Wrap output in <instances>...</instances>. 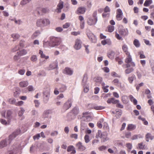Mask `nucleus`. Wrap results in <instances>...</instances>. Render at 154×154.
Instances as JSON below:
<instances>
[{"mask_svg": "<svg viewBox=\"0 0 154 154\" xmlns=\"http://www.w3.org/2000/svg\"><path fill=\"white\" fill-rule=\"evenodd\" d=\"M63 3L61 0H60L59 3L57 5V9L56 11L57 13H60L61 12V10L63 8Z\"/></svg>", "mask_w": 154, "mask_h": 154, "instance_id": "14", "label": "nucleus"}, {"mask_svg": "<svg viewBox=\"0 0 154 154\" xmlns=\"http://www.w3.org/2000/svg\"><path fill=\"white\" fill-rule=\"evenodd\" d=\"M79 20L80 21V26L81 28L83 29L84 27L85 26V21L83 17L82 16L80 15L79 16Z\"/></svg>", "mask_w": 154, "mask_h": 154, "instance_id": "19", "label": "nucleus"}, {"mask_svg": "<svg viewBox=\"0 0 154 154\" xmlns=\"http://www.w3.org/2000/svg\"><path fill=\"white\" fill-rule=\"evenodd\" d=\"M145 145H143V142H141L138 144V146L140 149H145Z\"/></svg>", "mask_w": 154, "mask_h": 154, "instance_id": "56", "label": "nucleus"}, {"mask_svg": "<svg viewBox=\"0 0 154 154\" xmlns=\"http://www.w3.org/2000/svg\"><path fill=\"white\" fill-rule=\"evenodd\" d=\"M134 44L137 48H138L140 46V44L139 41L137 39H135L134 41Z\"/></svg>", "mask_w": 154, "mask_h": 154, "instance_id": "45", "label": "nucleus"}, {"mask_svg": "<svg viewBox=\"0 0 154 154\" xmlns=\"http://www.w3.org/2000/svg\"><path fill=\"white\" fill-rule=\"evenodd\" d=\"M21 131L19 129L16 130V131H14L11 135L9 136L10 140H12L14 138L17 136L20 133Z\"/></svg>", "mask_w": 154, "mask_h": 154, "instance_id": "12", "label": "nucleus"}, {"mask_svg": "<svg viewBox=\"0 0 154 154\" xmlns=\"http://www.w3.org/2000/svg\"><path fill=\"white\" fill-rule=\"evenodd\" d=\"M97 11H94L93 14L92 16L94 18V19H95V20H97Z\"/></svg>", "mask_w": 154, "mask_h": 154, "instance_id": "62", "label": "nucleus"}, {"mask_svg": "<svg viewBox=\"0 0 154 154\" xmlns=\"http://www.w3.org/2000/svg\"><path fill=\"white\" fill-rule=\"evenodd\" d=\"M76 146L80 151H83L86 149V147L82 145V143L80 142H78L76 144Z\"/></svg>", "mask_w": 154, "mask_h": 154, "instance_id": "15", "label": "nucleus"}, {"mask_svg": "<svg viewBox=\"0 0 154 154\" xmlns=\"http://www.w3.org/2000/svg\"><path fill=\"white\" fill-rule=\"evenodd\" d=\"M116 106L117 107L119 108H123L124 106L123 105H122L120 103L119 101V102H117V104H116Z\"/></svg>", "mask_w": 154, "mask_h": 154, "instance_id": "64", "label": "nucleus"}, {"mask_svg": "<svg viewBox=\"0 0 154 154\" xmlns=\"http://www.w3.org/2000/svg\"><path fill=\"white\" fill-rule=\"evenodd\" d=\"M102 133L101 131L100 130H98V132L96 134V138H97L99 137L101 138V135H102Z\"/></svg>", "mask_w": 154, "mask_h": 154, "instance_id": "54", "label": "nucleus"}, {"mask_svg": "<svg viewBox=\"0 0 154 154\" xmlns=\"http://www.w3.org/2000/svg\"><path fill=\"white\" fill-rule=\"evenodd\" d=\"M93 108L94 109L97 110H101L105 108V107L103 106H94L93 107Z\"/></svg>", "mask_w": 154, "mask_h": 154, "instance_id": "53", "label": "nucleus"}, {"mask_svg": "<svg viewBox=\"0 0 154 154\" xmlns=\"http://www.w3.org/2000/svg\"><path fill=\"white\" fill-rule=\"evenodd\" d=\"M29 84V83L27 81H23L19 83V85L21 87H25L27 86Z\"/></svg>", "mask_w": 154, "mask_h": 154, "instance_id": "30", "label": "nucleus"}, {"mask_svg": "<svg viewBox=\"0 0 154 154\" xmlns=\"http://www.w3.org/2000/svg\"><path fill=\"white\" fill-rule=\"evenodd\" d=\"M88 77L86 74H85L83 75V78L82 83V85L83 86H88L87 83Z\"/></svg>", "mask_w": 154, "mask_h": 154, "instance_id": "16", "label": "nucleus"}, {"mask_svg": "<svg viewBox=\"0 0 154 154\" xmlns=\"http://www.w3.org/2000/svg\"><path fill=\"white\" fill-rule=\"evenodd\" d=\"M119 34L122 36H125L128 35L127 30L124 29H121L119 31Z\"/></svg>", "mask_w": 154, "mask_h": 154, "instance_id": "24", "label": "nucleus"}, {"mask_svg": "<svg viewBox=\"0 0 154 154\" xmlns=\"http://www.w3.org/2000/svg\"><path fill=\"white\" fill-rule=\"evenodd\" d=\"M0 122L3 125H7L9 124L10 121L8 120V121H6L5 120L2 119H0Z\"/></svg>", "mask_w": 154, "mask_h": 154, "instance_id": "34", "label": "nucleus"}, {"mask_svg": "<svg viewBox=\"0 0 154 154\" xmlns=\"http://www.w3.org/2000/svg\"><path fill=\"white\" fill-rule=\"evenodd\" d=\"M140 55V59H144L145 58V55L143 54V52L141 51L138 53Z\"/></svg>", "mask_w": 154, "mask_h": 154, "instance_id": "59", "label": "nucleus"}, {"mask_svg": "<svg viewBox=\"0 0 154 154\" xmlns=\"http://www.w3.org/2000/svg\"><path fill=\"white\" fill-rule=\"evenodd\" d=\"M32 116H34V117L37 116L38 115V112L35 109L32 110L31 112Z\"/></svg>", "mask_w": 154, "mask_h": 154, "instance_id": "50", "label": "nucleus"}, {"mask_svg": "<svg viewBox=\"0 0 154 154\" xmlns=\"http://www.w3.org/2000/svg\"><path fill=\"white\" fill-rule=\"evenodd\" d=\"M20 109V110L18 112V115L19 116H21L24 114L25 110L22 107H21Z\"/></svg>", "mask_w": 154, "mask_h": 154, "instance_id": "51", "label": "nucleus"}, {"mask_svg": "<svg viewBox=\"0 0 154 154\" xmlns=\"http://www.w3.org/2000/svg\"><path fill=\"white\" fill-rule=\"evenodd\" d=\"M63 73L69 75H71L73 73V71L70 68L66 67L63 71Z\"/></svg>", "mask_w": 154, "mask_h": 154, "instance_id": "20", "label": "nucleus"}, {"mask_svg": "<svg viewBox=\"0 0 154 154\" xmlns=\"http://www.w3.org/2000/svg\"><path fill=\"white\" fill-rule=\"evenodd\" d=\"M20 37V35L17 34H13L11 35V37L13 38H18Z\"/></svg>", "mask_w": 154, "mask_h": 154, "instance_id": "63", "label": "nucleus"}, {"mask_svg": "<svg viewBox=\"0 0 154 154\" xmlns=\"http://www.w3.org/2000/svg\"><path fill=\"white\" fill-rule=\"evenodd\" d=\"M58 134V131H54L52 132L51 134V136L54 137L57 136Z\"/></svg>", "mask_w": 154, "mask_h": 154, "instance_id": "60", "label": "nucleus"}, {"mask_svg": "<svg viewBox=\"0 0 154 154\" xmlns=\"http://www.w3.org/2000/svg\"><path fill=\"white\" fill-rule=\"evenodd\" d=\"M143 137L140 134L134 135L131 138V139L134 140L137 139L138 138H142Z\"/></svg>", "mask_w": 154, "mask_h": 154, "instance_id": "44", "label": "nucleus"}, {"mask_svg": "<svg viewBox=\"0 0 154 154\" xmlns=\"http://www.w3.org/2000/svg\"><path fill=\"white\" fill-rule=\"evenodd\" d=\"M66 86L64 85H62L60 87V91L61 92H63L66 89Z\"/></svg>", "mask_w": 154, "mask_h": 154, "instance_id": "38", "label": "nucleus"}, {"mask_svg": "<svg viewBox=\"0 0 154 154\" xmlns=\"http://www.w3.org/2000/svg\"><path fill=\"white\" fill-rule=\"evenodd\" d=\"M50 113L49 110H46L42 114V118L45 119L46 118H48L49 117V114Z\"/></svg>", "mask_w": 154, "mask_h": 154, "instance_id": "21", "label": "nucleus"}, {"mask_svg": "<svg viewBox=\"0 0 154 154\" xmlns=\"http://www.w3.org/2000/svg\"><path fill=\"white\" fill-rule=\"evenodd\" d=\"M40 34V32L39 31H36L33 34L32 37L33 38H36L39 36Z\"/></svg>", "mask_w": 154, "mask_h": 154, "instance_id": "47", "label": "nucleus"}, {"mask_svg": "<svg viewBox=\"0 0 154 154\" xmlns=\"http://www.w3.org/2000/svg\"><path fill=\"white\" fill-rule=\"evenodd\" d=\"M39 9L43 13H46L48 11V10L47 8H39Z\"/></svg>", "mask_w": 154, "mask_h": 154, "instance_id": "55", "label": "nucleus"}, {"mask_svg": "<svg viewBox=\"0 0 154 154\" xmlns=\"http://www.w3.org/2000/svg\"><path fill=\"white\" fill-rule=\"evenodd\" d=\"M25 72V70L24 69H20L18 70V73L20 75H23Z\"/></svg>", "mask_w": 154, "mask_h": 154, "instance_id": "61", "label": "nucleus"}, {"mask_svg": "<svg viewBox=\"0 0 154 154\" xmlns=\"http://www.w3.org/2000/svg\"><path fill=\"white\" fill-rule=\"evenodd\" d=\"M43 101L45 103L48 102L50 96V91L49 89L47 88L43 92Z\"/></svg>", "mask_w": 154, "mask_h": 154, "instance_id": "4", "label": "nucleus"}, {"mask_svg": "<svg viewBox=\"0 0 154 154\" xmlns=\"http://www.w3.org/2000/svg\"><path fill=\"white\" fill-rule=\"evenodd\" d=\"M128 68L126 69L125 70V72L126 74H129L133 72L134 70V69L133 67Z\"/></svg>", "mask_w": 154, "mask_h": 154, "instance_id": "42", "label": "nucleus"}, {"mask_svg": "<svg viewBox=\"0 0 154 154\" xmlns=\"http://www.w3.org/2000/svg\"><path fill=\"white\" fill-rule=\"evenodd\" d=\"M123 13L121 9H118L116 11V19L117 20L119 21L122 18Z\"/></svg>", "mask_w": 154, "mask_h": 154, "instance_id": "10", "label": "nucleus"}, {"mask_svg": "<svg viewBox=\"0 0 154 154\" xmlns=\"http://www.w3.org/2000/svg\"><path fill=\"white\" fill-rule=\"evenodd\" d=\"M94 80L96 83L100 84L103 81V79L100 77H97L94 78Z\"/></svg>", "mask_w": 154, "mask_h": 154, "instance_id": "36", "label": "nucleus"}, {"mask_svg": "<svg viewBox=\"0 0 154 154\" xmlns=\"http://www.w3.org/2000/svg\"><path fill=\"white\" fill-rule=\"evenodd\" d=\"M9 103L11 104H14L16 105L17 102L16 100L14 98H10L8 100Z\"/></svg>", "mask_w": 154, "mask_h": 154, "instance_id": "41", "label": "nucleus"}, {"mask_svg": "<svg viewBox=\"0 0 154 154\" xmlns=\"http://www.w3.org/2000/svg\"><path fill=\"white\" fill-rule=\"evenodd\" d=\"M128 97L126 96H123L122 98V101L124 103H128Z\"/></svg>", "mask_w": 154, "mask_h": 154, "instance_id": "48", "label": "nucleus"}, {"mask_svg": "<svg viewBox=\"0 0 154 154\" xmlns=\"http://www.w3.org/2000/svg\"><path fill=\"white\" fill-rule=\"evenodd\" d=\"M72 112L75 115H77L79 112V109L78 107H75L72 110Z\"/></svg>", "mask_w": 154, "mask_h": 154, "instance_id": "39", "label": "nucleus"}, {"mask_svg": "<svg viewBox=\"0 0 154 154\" xmlns=\"http://www.w3.org/2000/svg\"><path fill=\"white\" fill-rule=\"evenodd\" d=\"M126 55L127 57L125 60V62L126 63V67L129 68L131 66L133 67H135V64L133 62L131 56L130 54Z\"/></svg>", "mask_w": 154, "mask_h": 154, "instance_id": "2", "label": "nucleus"}, {"mask_svg": "<svg viewBox=\"0 0 154 154\" xmlns=\"http://www.w3.org/2000/svg\"><path fill=\"white\" fill-rule=\"evenodd\" d=\"M136 128V126L135 125L130 124L128 125L127 129L128 131H131L135 129Z\"/></svg>", "mask_w": 154, "mask_h": 154, "instance_id": "27", "label": "nucleus"}, {"mask_svg": "<svg viewBox=\"0 0 154 154\" xmlns=\"http://www.w3.org/2000/svg\"><path fill=\"white\" fill-rule=\"evenodd\" d=\"M115 55L114 52L111 51L108 54V56L110 59H112L114 58Z\"/></svg>", "mask_w": 154, "mask_h": 154, "instance_id": "37", "label": "nucleus"}, {"mask_svg": "<svg viewBox=\"0 0 154 154\" xmlns=\"http://www.w3.org/2000/svg\"><path fill=\"white\" fill-rule=\"evenodd\" d=\"M39 54L40 55V57L42 58H45L47 60L49 58L48 56H46L45 54L43 53V51L41 50H39Z\"/></svg>", "mask_w": 154, "mask_h": 154, "instance_id": "26", "label": "nucleus"}, {"mask_svg": "<svg viewBox=\"0 0 154 154\" xmlns=\"http://www.w3.org/2000/svg\"><path fill=\"white\" fill-rule=\"evenodd\" d=\"M119 102V100H116L114 98H112L109 99L107 101V103H112L113 104H116L117 102Z\"/></svg>", "mask_w": 154, "mask_h": 154, "instance_id": "25", "label": "nucleus"}, {"mask_svg": "<svg viewBox=\"0 0 154 154\" xmlns=\"http://www.w3.org/2000/svg\"><path fill=\"white\" fill-rule=\"evenodd\" d=\"M61 42L59 39H49V40L43 41V47L46 48L50 46L54 47L60 45Z\"/></svg>", "mask_w": 154, "mask_h": 154, "instance_id": "1", "label": "nucleus"}, {"mask_svg": "<svg viewBox=\"0 0 154 154\" xmlns=\"http://www.w3.org/2000/svg\"><path fill=\"white\" fill-rule=\"evenodd\" d=\"M122 114V112L121 110L118 109L116 110V116L117 118L118 119L121 116Z\"/></svg>", "mask_w": 154, "mask_h": 154, "instance_id": "40", "label": "nucleus"}, {"mask_svg": "<svg viewBox=\"0 0 154 154\" xmlns=\"http://www.w3.org/2000/svg\"><path fill=\"white\" fill-rule=\"evenodd\" d=\"M12 140L11 139L10 140L9 137L8 139H6L0 142V147L2 148L6 146L8 144L11 143Z\"/></svg>", "mask_w": 154, "mask_h": 154, "instance_id": "8", "label": "nucleus"}, {"mask_svg": "<svg viewBox=\"0 0 154 154\" xmlns=\"http://www.w3.org/2000/svg\"><path fill=\"white\" fill-rule=\"evenodd\" d=\"M152 3V0H146L145 1L143 5L144 6L147 7L149 6V5Z\"/></svg>", "mask_w": 154, "mask_h": 154, "instance_id": "43", "label": "nucleus"}, {"mask_svg": "<svg viewBox=\"0 0 154 154\" xmlns=\"http://www.w3.org/2000/svg\"><path fill=\"white\" fill-rule=\"evenodd\" d=\"M37 59V57L36 55H33L31 56L30 58V60L31 61L33 62L36 61Z\"/></svg>", "mask_w": 154, "mask_h": 154, "instance_id": "49", "label": "nucleus"}, {"mask_svg": "<svg viewBox=\"0 0 154 154\" xmlns=\"http://www.w3.org/2000/svg\"><path fill=\"white\" fill-rule=\"evenodd\" d=\"M31 0H23L21 2L20 4L22 5H24L29 3Z\"/></svg>", "mask_w": 154, "mask_h": 154, "instance_id": "58", "label": "nucleus"}, {"mask_svg": "<svg viewBox=\"0 0 154 154\" xmlns=\"http://www.w3.org/2000/svg\"><path fill=\"white\" fill-rule=\"evenodd\" d=\"M122 48L123 51L125 53L126 55H129V54H130L129 52L128 51V48L127 45H124L122 46Z\"/></svg>", "mask_w": 154, "mask_h": 154, "instance_id": "29", "label": "nucleus"}, {"mask_svg": "<svg viewBox=\"0 0 154 154\" xmlns=\"http://www.w3.org/2000/svg\"><path fill=\"white\" fill-rule=\"evenodd\" d=\"M73 100L72 99L69 98L63 104V108L65 110L69 109L72 106Z\"/></svg>", "mask_w": 154, "mask_h": 154, "instance_id": "7", "label": "nucleus"}, {"mask_svg": "<svg viewBox=\"0 0 154 154\" xmlns=\"http://www.w3.org/2000/svg\"><path fill=\"white\" fill-rule=\"evenodd\" d=\"M108 134L106 132H103L102 133V134L101 135V138L103 142H105L108 140V138L107 137Z\"/></svg>", "mask_w": 154, "mask_h": 154, "instance_id": "18", "label": "nucleus"}, {"mask_svg": "<svg viewBox=\"0 0 154 154\" xmlns=\"http://www.w3.org/2000/svg\"><path fill=\"white\" fill-rule=\"evenodd\" d=\"M82 42L80 39H76L75 42L74 48L77 50L80 49L82 47Z\"/></svg>", "mask_w": 154, "mask_h": 154, "instance_id": "9", "label": "nucleus"}, {"mask_svg": "<svg viewBox=\"0 0 154 154\" xmlns=\"http://www.w3.org/2000/svg\"><path fill=\"white\" fill-rule=\"evenodd\" d=\"M50 24L49 20L47 19H40L37 20L36 25L38 27H42Z\"/></svg>", "mask_w": 154, "mask_h": 154, "instance_id": "3", "label": "nucleus"}, {"mask_svg": "<svg viewBox=\"0 0 154 154\" xmlns=\"http://www.w3.org/2000/svg\"><path fill=\"white\" fill-rule=\"evenodd\" d=\"M27 53V51L25 49H23L22 50L17 52L18 54L20 56H23L26 54Z\"/></svg>", "mask_w": 154, "mask_h": 154, "instance_id": "35", "label": "nucleus"}, {"mask_svg": "<svg viewBox=\"0 0 154 154\" xmlns=\"http://www.w3.org/2000/svg\"><path fill=\"white\" fill-rule=\"evenodd\" d=\"M101 43L103 45H105L106 44L109 45L111 44V42L110 39H104L101 41Z\"/></svg>", "mask_w": 154, "mask_h": 154, "instance_id": "28", "label": "nucleus"}, {"mask_svg": "<svg viewBox=\"0 0 154 154\" xmlns=\"http://www.w3.org/2000/svg\"><path fill=\"white\" fill-rule=\"evenodd\" d=\"M97 20L91 18H89L87 20V23L90 26H93L95 25Z\"/></svg>", "mask_w": 154, "mask_h": 154, "instance_id": "17", "label": "nucleus"}, {"mask_svg": "<svg viewBox=\"0 0 154 154\" xmlns=\"http://www.w3.org/2000/svg\"><path fill=\"white\" fill-rule=\"evenodd\" d=\"M58 67V62L56 61L50 64L49 67L47 69L48 70H50L53 69L57 68Z\"/></svg>", "mask_w": 154, "mask_h": 154, "instance_id": "11", "label": "nucleus"}, {"mask_svg": "<svg viewBox=\"0 0 154 154\" xmlns=\"http://www.w3.org/2000/svg\"><path fill=\"white\" fill-rule=\"evenodd\" d=\"M20 147V144L16 143L11 148L10 150L8 151L6 154H15Z\"/></svg>", "mask_w": 154, "mask_h": 154, "instance_id": "6", "label": "nucleus"}, {"mask_svg": "<svg viewBox=\"0 0 154 154\" xmlns=\"http://www.w3.org/2000/svg\"><path fill=\"white\" fill-rule=\"evenodd\" d=\"M112 83L118 87H119L121 85V83L119 82V79H114Z\"/></svg>", "mask_w": 154, "mask_h": 154, "instance_id": "33", "label": "nucleus"}, {"mask_svg": "<svg viewBox=\"0 0 154 154\" xmlns=\"http://www.w3.org/2000/svg\"><path fill=\"white\" fill-rule=\"evenodd\" d=\"M114 29L115 27L114 26L109 25L107 26L106 31L109 32H112L114 31Z\"/></svg>", "mask_w": 154, "mask_h": 154, "instance_id": "31", "label": "nucleus"}, {"mask_svg": "<svg viewBox=\"0 0 154 154\" xmlns=\"http://www.w3.org/2000/svg\"><path fill=\"white\" fill-rule=\"evenodd\" d=\"M82 121L81 122V129L84 130L85 128H86L87 126V125L85 122H83Z\"/></svg>", "mask_w": 154, "mask_h": 154, "instance_id": "46", "label": "nucleus"}, {"mask_svg": "<svg viewBox=\"0 0 154 154\" xmlns=\"http://www.w3.org/2000/svg\"><path fill=\"white\" fill-rule=\"evenodd\" d=\"M67 151L68 152H71V154H75L76 150L74 146L72 145H70L68 147Z\"/></svg>", "mask_w": 154, "mask_h": 154, "instance_id": "22", "label": "nucleus"}, {"mask_svg": "<svg viewBox=\"0 0 154 154\" xmlns=\"http://www.w3.org/2000/svg\"><path fill=\"white\" fill-rule=\"evenodd\" d=\"M84 139L85 142L86 143H88L90 141L89 136L87 134L85 135Z\"/></svg>", "mask_w": 154, "mask_h": 154, "instance_id": "57", "label": "nucleus"}, {"mask_svg": "<svg viewBox=\"0 0 154 154\" xmlns=\"http://www.w3.org/2000/svg\"><path fill=\"white\" fill-rule=\"evenodd\" d=\"M136 79V76L134 75L133 74L131 76L128 77V80L130 83H132L133 81Z\"/></svg>", "mask_w": 154, "mask_h": 154, "instance_id": "32", "label": "nucleus"}, {"mask_svg": "<svg viewBox=\"0 0 154 154\" xmlns=\"http://www.w3.org/2000/svg\"><path fill=\"white\" fill-rule=\"evenodd\" d=\"M86 11V9L84 7H79L78 8L75 13L77 14H84Z\"/></svg>", "mask_w": 154, "mask_h": 154, "instance_id": "13", "label": "nucleus"}, {"mask_svg": "<svg viewBox=\"0 0 154 154\" xmlns=\"http://www.w3.org/2000/svg\"><path fill=\"white\" fill-rule=\"evenodd\" d=\"M12 112L10 110H8L7 112L6 118L8 120L10 121L12 117Z\"/></svg>", "mask_w": 154, "mask_h": 154, "instance_id": "23", "label": "nucleus"}, {"mask_svg": "<svg viewBox=\"0 0 154 154\" xmlns=\"http://www.w3.org/2000/svg\"><path fill=\"white\" fill-rule=\"evenodd\" d=\"M83 116L81 118V121H90L92 119V113L91 112H86L83 113Z\"/></svg>", "mask_w": 154, "mask_h": 154, "instance_id": "5", "label": "nucleus"}, {"mask_svg": "<svg viewBox=\"0 0 154 154\" xmlns=\"http://www.w3.org/2000/svg\"><path fill=\"white\" fill-rule=\"evenodd\" d=\"M126 147L128 148V151L130 152L132 147V145L130 143H128L126 144Z\"/></svg>", "mask_w": 154, "mask_h": 154, "instance_id": "52", "label": "nucleus"}]
</instances>
